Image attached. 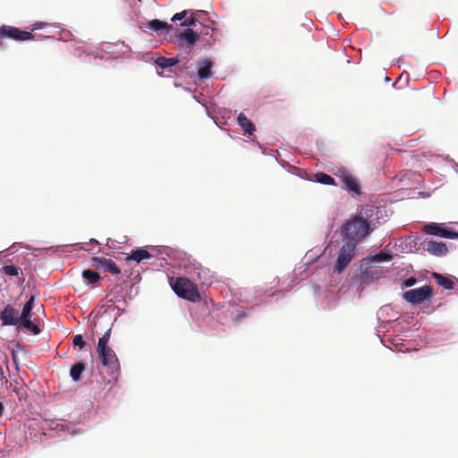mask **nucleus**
Listing matches in <instances>:
<instances>
[{
  "label": "nucleus",
  "instance_id": "7c9ffc66",
  "mask_svg": "<svg viewBox=\"0 0 458 458\" xmlns=\"http://www.w3.org/2000/svg\"><path fill=\"white\" fill-rule=\"evenodd\" d=\"M187 13H188V11H182L181 13H177L173 16L172 21H182L186 17Z\"/></svg>",
  "mask_w": 458,
  "mask_h": 458
},
{
  "label": "nucleus",
  "instance_id": "2eb2a0df",
  "mask_svg": "<svg viewBox=\"0 0 458 458\" xmlns=\"http://www.w3.org/2000/svg\"><path fill=\"white\" fill-rule=\"evenodd\" d=\"M0 272L2 275L6 276L17 277V283H19V284L24 283L25 279L23 277L22 270L18 266H15L13 264L5 265L1 268Z\"/></svg>",
  "mask_w": 458,
  "mask_h": 458
},
{
  "label": "nucleus",
  "instance_id": "423d86ee",
  "mask_svg": "<svg viewBox=\"0 0 458 458\" xmlns=\"http://www.w3.org/2000/svg\"><path fill=\"white\" fill-rule=\"evenodd\" d=\"M433 288H416L403 293V298L411 304H420L433 296Z\"/></svg>",
  "mask_w": 458,
  "mask_h": 458
},
{
  "label": "nucleus",
  "instance_id": "393cba45",
  "mask_svg": "<svg viewBox=\"0 0 458 458\" xmlns=\"http://www.w3.org/2000/svg\"><path fill=\"white\" fill-rule=\"evenodd\" d=\"M82 276L88 281L89 284H96L100 278L98 273L90 269L84 270L82 272Z\"/></svg>",
  "mask_w": 458,
  "mask_h": 458
},
{
  "label": "nucleus",
  "instance_id": "5701e85b",
  "mask_svg": "<svg viewBox=\"0 0 458 458\" xmlns=\"http://www.w3.org/2000/svg\"><path fill=\"white\" fill-rule=\"evenodd\" d=\"M148 27L151 30H155V31H158V30H170V29H172L171 25H169L168 23H166L165 21L157 20V19H154V20L150 21L148 22Z\"/></svg>",
  "mask_w": 458,
  "mask_h": 458
},
{
  "label": "nucleus",
  "instance_id": "c756f323",
  "mask_svg": "<svg viewBox=\"0 0 458 458\" xmlns=\"http://www.w3.org/2000/svg\"><path fill=\"white\" fill-rule=\"evenodd\" d=\"M47 26V23L38 21V22H36V23H33L32 25H30L29 29L30 30V32L32 33V31L43 29Z\"/></svg>",
  "mask_w": 458,
  "mask_h": 458
},
{
  "label": "nucleus",
  "instance_id": "1a4fd4ad",
  "mask_svg": "<svg viewBox=\"0 0 458 458\" xmlns=\"http://www.w3.org/2000/svg\"><path fill=\"white\" fill-rule=\"evenodd\" d=\"M178 297L192 301L199 302L201 301V293L199 288H173Z\"/></svg>",
  "mask_w": 458,
  "mask_h": 458
},
{
  "label": "nucleus",
  "instance_id": "b1692460",
  "mask_svg": "<svg viewBox=\"0 0 458 458\" xmlns=\"http://www.w3.org/2000/svg\"><path fill=\"white\" fill-rule=\"evenodd\" d=\"M20 323L24 328L32 332L34 335L40 333L39 327L30 320V318H21Z\"/></svg>",
  "mask_w": 458,
  "mask_h": 458
},
{
  "label": "nucleus",
  "instance_id": "412c9836",
  "mask_svg": "<svg viewBox=\"0 0 458 458\" xmlns=\"http://www.w3.org/2000/svg\"><path fill=\"white\" fill-rule=\"evenodd\" d=\"M85 370V364L78 362L72 366L70 370V376L74 381H78L81 377L82 372Z\"/></svg>",
  "mask_w": 458,
  "mask_h": 458
},
{
  "label": "nucleus",
  "instance_id": "6ab92c4d",
  "mask_svg": "<svg viewBox=\"0 0 458 458\" xmlns=\"http://www.w3.org/2000/svg\"><path fill=\"white\" fill-rule=\"evenodd\" d=\"M431 276L436 279V283L439 286H454L458 284V278L455 276L446 277L436 272H432Z\"/></svg>",
  "mask_w": 458,
  "mask_h": 458
},
{
  "label": "nucleus",
  "instance_id": "4468645a",
  "mask_svg": "<svg viewBox=\"0 0 458 458\" xmlns=\"http://www.w3.org/2000/svg\"><path fill=\"white\" fill-rule=\"evenodd\" d=\"M431 274L432 273L428 271H425L423 273L418 274L415 276H411L403 282V286H413L416 284H423L422 286H428V284H430L428 277H433Z\"/></svg>",
  "mask_w": 458,
  "mask_h": 458
},
{
  "label": "nucleus",
  "instance_id": "9b49d317",
  "mask_svg": "<svg viewBox=\"0 0 458 458\" xmlns=\"http://www.w3.org/2000/svg\"><path fill=\"white\" fill-rule=\"evenodd\" d=\"M180 46L182 47L183 43H187L189 47H192L199 40V36L192 29H186L177 35Z\"/></svg>",
  "mask_w": 458,
  "mask_h": 458
},
{
  "label": "nucleus",
  "instance_id": "9d476101",
  "mask_svg": "<svg viewBox=\"0 0 458 458\" xmlns=\"http://www.w3.org/2000/svg\"><path fill=\"white\" fill-rule=\"evenodd\" d=\"M341 182L344 188L349 191H352L356 194H360V185L354 176H352L348 171L343 170L339 174Z\"/></svg>",
  "mask_w": 458,
  "mask_h": 458
},
{
  "label": "nucleus",
  "instance_id": "a211bd4d",
  "mask_svg": "<svg viewBox=\"0 0 458 458\" xmlns=\"http://www.w3.org/2000/svg\"><path fill=\"white\" fill-rule=\"evenodd\" d=\"M393 259V255L385 251H381L377 254L370 255L368 258L364 259V262L366 265L371 263H382L388 262Z\"/></svg>",
  "mask_w": 458,
  "mask_h": 458
},
{
  "label": "nucleus",
  "instance_id": "f8f14e48",
  "mask_svg": "<svg viewBox=\"0 0 458 458\" xmlns=\"http://www.w3.org/2000/svg\"><path fill=\"white\" fill-rule=\"evenodd\" d=\"M425 250L428 253L437 257L445 256L448 251L445 243L435 241L428 242L426 243Z\"/></svg>",
  "mask_w": 458,
  "mask_h": 458
},
{
  "label": "nucleus",
  "instance_id": "473e14b6",
  "mask_svg": "<svg viewBox=\"0 0 458 458\" xmlns=\"http://www.w3.org/2000/svg\"><path fill=\"white\" fill-rule=\"evenodd\" d=\"M187 68H188V66H187V61H186V62H184V63H182V64H180L178 65V71H179V72H184L185 70H187Z\"/></svg>",
  "mask_w": 458,
  "mask_h": 458
},
{
  "label": "nucleus",
  "instance_id": "f03ea898",
  "mask_svg": "<svg viewBox=\"0 0 458 458\" xmlns=\"http://www.w3.org/2000/svg\"><path fill=\"white\" fill-rule=\"evenodd\" d=\"M104 326L106 327V330L105 331L103 335L99 338L97 349L102 350L103 347L108 346L107 344H108V342L110 339V335H111V330H112L111 318L109 315H101V316L96 318L91 324L93 335H98L99 334L98 327L102 328Z\"/></svg>",
  "mask_w": 458,
  "mask_h": 458
},
{
  "label": "nucleus",
  "instance_id": "c85d7f7f",
  "mask_svg": "<svg viewBox=\"0 0 458 458\" xmlns=\"http://www.w3.org/2000/svg\"><path fill=\"white\" fill-rule=\"evenodd\" d=\"M73 345L78 346L81 350L83 349L86 345V342L83 340L81 335H76L72 340Z\"/></svg>",
  "mask_w": 458,
  "mask_h": 458
},
{
  "label": "nucleus",
  "instance_id": "6e6552de",
  "mask_svg": "<svg viewBox=\"0 0 458 458\" xmlns=\"http://www.w3.org/2000/svg\"><path fill=\"white\" fill-rule=\"evenodd\" d=\"M0 319L4 326H15L21 321L19 310L8 304L0 314Z\"/></svg>",
  "mask_w": 458,
  "mask_h": 458
},
{
  "label": "nucleus",
  "instance_id": "0eeeda50",
  "mask_svg": "<svg viewBox=\"0 0 458 458\" xmlns=\"http://www.w3.org/2000/svg\"><path fill=\"white\" fill-rule=\"evenodd\" d=\"M92 265L99 270L110 272L113 275H118L121 273L120 268L114 260L104 257L93 258Z\"/></svg>",
  "mask_w": 458,
  "mask_h": 458
},
{
  "label": "nucleus",
  "instance_id": "4be33fe9",
  "mask_svg": "<svg viewBox=\"0 0 458 458\" xmlns=\"http://www.w3.org/2000/svg\"><path fill=\"white\" fill-rule=\"evenodd\" d=\"M120 288H111L110 292L106 295L107 302L115 303L123 300V294L120 293Z\"/></svg>",
  "mask_w": 458,
  "mask_h": 458
},
{
  "label": "nucleus",
  "instance_id": "f3484780",
  "mask_svg": "<svg viewBox=\"0 0 458 458\" xmlns=\"http://www.w3.org/2000/svg\"><path fill=\"white\" fill-rule=\"evenodd\" d=\"M237 121L242 130L246 133L251 135L256 131L254 123L243 113L239 114Z\"/></svg>",
  "mask_w": 458,
  "mask_h": 458
},
{
  "label": "nucleus",
  "instance_id": "72a5a7b5",
  "mask_svg": "<svg viewBox=\"0 0 458 458\" xmlns=\"http://www.w3.org/2000/svg\"><path fill=\"white\" fill-rule=\"evenodd\" d=\"M4 407L3 403L0 402V417L4 414Z\"/></svg>",
  "mask_w": 458,
  "mask_h": 458
},
{
  "label": "nucleus",
  "instance_id": "cd10ccee",
  "mask_svg": "<svg viewBox=\"0 0 458 458\" xmlns=\"http://www.w3.org/2000/svg\"><path fill=\"white\" fill-rule=\"evenodd\" d=\"M173 280V278H171ZM170 286H197L195 284L191 283L190 279L184 276H180L175 279V282L173 284L170 281Z\"/></svg>",
  "mask_w": 458,
  "mask_h": 458
},
{
  "label": "nucleus",
  "instance_id": "a878e982",
  "mask_svg": "<svg viewBox=\"0 0 458 458\" xmlns=\"http://www.w3.org/2000/svg\"><path fill=\"white\" fill-rule=\"evenodd\" d=\"M316 179H317V182H318L322 184L336 185L335 179L332 176H330L325 173H318L316 174Z\"/></svg>",
  "mask_w": 458,
  "mask_h": 458
},
{
  "label": "nucleus",
  "instance_id": "f704fd0d",
  "mask_svg": "<svg viewBox=\"0 0 458 458\" xmlns=\"http://www.w3.org/2000/svg\"><path fill=\"white\" fill-rule=\"evenodd\" d=\"M136 284H137V281H135V282L131 281V286H134Z\"/></svg>",
  "mask_w": 458,
  "mask_h": 458
},
{
  "label": "nucleus",
  "instance_id": "2f4dec72",
  "mask_svg": "<svg viewBox=\"0 0 458 458\" xmlns=\"http://www.w3.org/2000/svg\"><path fill=\"white\" fill-rule=\"evenodd\" d=\"M196 23V19L193 17V15L191 14V17L185 19L182 22V26H193L195 25Z\"/></svg>",
  "mask_w": 458,
  "mask_h": 458
},
{
  "label": "nucleus",
  "instance_id": "dca6fc26",
  "mask_svg": "<svg viewBox=\"0 0 458 458\" xmlns=\"http://www.w3.org/2000/svg\"><path fill=\"white\" fill-rule=\"evenodd\" d=\"M151 254L145 249H137L132 250L130 255L126 257L127 262L135 261L136 263H140L145 259H149L151 258Z\"/></svg>",
  "mask_w": 458,
  "mask_h": 458
},
{
  "label": "nucleus",
  "instance_id": "7ed1b4c3",
  "mask_svg": "<svg viewBox=\"0 0 458 458\" xmlns=\"http://www.w3.org/2000/svg\"><path fill=\"white\" fill-rule=\"evenodd\" d=\"M356 246L353 242H346L341 247L334 267L336 273H342L355 256Z\"/></svg>",
  "mask_w": 458,
  "mask_h": 458
},
{
  "label": "nucleus",
  "instance_id": "c9c22d12",
  "mask_svg": "<svg viewBox=\"0 0 458 458\" xmlns=\"http://www.w3.org/2000/svg\"><path fill=\"white\" fill-rule=\"evenodd\" d=\"M140 276L139 273L135 276L134 279H137Z\"/></svg>",
  "mask_w": 458,
  "mask_h": 458
},
{
  "label": "nucleus",
  "instance_id": "bb28decb",
  "mask_svg": "<svg viewBox=\"0 0 458 458\" xmlns=\"http://www.w3.org/2000/svg\"><path fill=\"white\" fill-rule=\"evenodd\" d=\"M34 307V296H31L28 301L25 303L22 312L21 314V318H26L31 317V310Z\"/></svg>",
  "mask_w": 458,
  "mask_h": 458
},
{
  "label": "nucleus",
  "instance_id": "aec40b11",
  "mask_svg": "<svg viewBox=\"0 0 458 458\" xmlns=\"http://www.w3.org/2000/svg\"><path fill=\"white\" fill-rule=\"evenodd\" d=\"M180 63L179 59L177 57H171V58H168V57H165V56H158L156 60H155V64L162 68V69H165V68H169V67H172V66H174L176 64H178Z\"/></svg>",
  "mask_w": 458,
  "mask_h": 458
},
{
  "label": "nucleus",
  "instance_id": "ddd939ff",
  "mask_svg": "<svg viewBox=\"0 0 458 458\" xmlns=\"http://www.w3.org/2000/svg\"><path fill=\"white\" fill-rule=\"evenodd\" d=\"M213 62L208 58L199 59L198 61V76L200 80H207L211 77V69Z\"/></svg>",
  "mask_w": 458,
  "mask_h": 458
},
{
  "label": "nucleus",
  "instance_id": "39448f33",
  "mask_svg": "<svg viewBox=\"0 0 458 458\" xmlns=\"http://www.w3.org/2000/svg\"><path fill=\"white\" fill-rule=\"evenodd\" d=\"M423 231L430 235L440 236L447 239H458V232H455L445 224L430 223L424 225Z\"/></svg>",
  "mask_w": 458,
  "mask_h": 458
},
{
  "label": "nucleus",
  "instance_id": "20e7f679",
  "mask_svg": "<svg viewBox=\"0 0 458 458\" xmlns=\"http://www.w3.org/2000/svg\"><path fill=\"white\" fill-rule=\"evenodd\" d=\"M97 352L99 355L102 365L107 368L108 373L111 376H114L120 368L119 360L115 352L108 346L103 347L102 350L97 349Z\"/></svg>",
  "mask_w": 458,
  "mask_h": 458
},
{
  "label": "nucleus",
  "instance_id": "f257e3e1",
  "mask_svg": "<svg viewBox=\"0 0 458 458\" xmlns=\"http://www.w3.org/2000/svg\"><path fill=\"white\" fill-rule=\"evenodd\" d=\"M374 212V207L367 206L346 220L341 227L344 238L347 242H353L355 244L364 241L376 228V223L373 219Z\"/></svg>",
  "mask_w": 458,
  "mask_h": 458
}]
</instances>
